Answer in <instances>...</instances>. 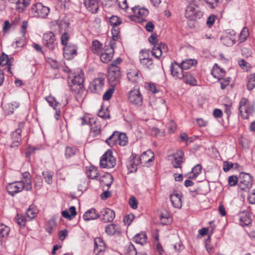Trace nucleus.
<instances>
[{
    "label": "nucleus",
    "mask_w": 255,
    "mask_h": 255,
    "mask_svg": "<svg viewBox=\"0 0 255 255\" xmlns=\"http://www.w3.org/2000/svg\"><path fill=\"white\" fill-rule=\"evenodd\" d=\"M239 109L242 118L244 119H248L255 111L254 105L245 98L241 99Z\"/></svg>",
    "instance_id": "nucleus-1"
},
{
    "label": "nucleus",
    "mask_w": 255,
    "mask_h": 255,
    "mask_svg": "<svg viewBox=\"0 0 255 255\" xmlns=\"http://www.w3.org/2000/svg\"><path fill=\"white\" fill-rule=\"evenodd\" d=\"M83 82V73L76 75L71 80V84L70 85V89L77 94L82 93L84 90Z\"/></svg>",
    "instance_id": "nucleus-2"
},
{
    "label": "nucleus",
    "mask_w": 255,
    "mask_h": 255,
    "mask_svg": "<svg viewBox=\"0 0 255 255\" xmlns=\"http://www.w3.org/2000/svg\"><path fill=\"white\" fill-rule=\"evenodd\" d=\"M116 160L111 150H108L101 157L100 166L103 168H111L116 165Z\"/></svg>",
    "instance_id": "nucleus-3"
},
{
    "label": "nucleus",
    "mask_w": 255,
    "mask_h": 255,
    "mask_svg": "<svg viewBox=\"0 0 255 255\" xmlns=\"http://www.w3.org/2000/svg\"><path fill=\"white\" fill-rule=\"evenodd\" d=\"M253 185V178L248 173H241L239 178V186L243 191H248Z\"/></svg>",
    "instance_id": "nucleus-4"
},
{
    "label": "nucleus",
    "mask_w": 255,
    "mask_h": 255,
    "mask_svg": "<svg viewBox=\"0 0 255 255\" xmlns=\"http://www.w3.org/2000/svg\"><path fill=\"white\" fill-rule=\"evenodd\" d=\"M33 15L37 17H46L50 11L48 7L44 6L41 3H37L33 5L31 8Z\"/></svg>",
    "instance_id": "nucleus-5"
},
{
    "label": "nucleus",
    "mask_w": 255,
    "mask_h": 255,
    "mask_svg": "<svg viewBox=\"0 0 255 255\" xmlns=\"http://www.w3.org/2000/svg\"><path fill=\"white\" fill-rule=\"evenodd\" d=\"M24 127V123L20 122L18 125V128L11 133V137L12 142L10 144V147L11 148H16L18 146L19 143L21 141V133L22 129Z\"/></svg>",
    "instance_id": "nucleus-6"
},
{
    "label": "nucleus",
    "mask_w": 255,
    "mask_h": 255,
    "mask_svg": "<svg viewBox=\"0 0 255 255\" xmlns=\"http://www.w3.org/2000/svg\"><path fill=\"white\" fill-rule=\"evenodd\" d=\"M120 68H117L113 66L109 67L108 79L112 85L115 86L118 84L120 82Z\"/></svg>",
    "instance_id": "nucleus-7"
},
{
    "label": "nucleus",
    "mask_w": 255,
    "mask_h": 255,
    "mask_svg": "<svg viewBox=\"0 0 255 255\" xmlns=\"http://www.w3.org/2000/svg\"><path fill=\"white\" fill-rule=\"evenodd\" d=\"M43 40L44 45L49 50H54L57 46V41L55 34L51 31L44 33L43 36Z\"/></svg>",
    "instance_id": "nucleus-8"
},
{
    "label": "nucleus",
    "mask_w": 255,
    "mask_h": 255,
    "mask_svg": "<svg viewBox=\"0 0 255 255\" xmlns=\"http://www.w3.org/2000/svg\"><path fill=\"white\" fill-rule=\"evenodd\" d=\"M25 185L22 182L15 181L7 184L6 189L8 193L12 196H14L16 193L21 192L23 189L25 190Z\"/></svg>",
    "instance_id": "nucleus-9"
},
{
    "label": "nucleus",
    "mask_w": 255,
    "mask_h": 255,
    "mask_svg": "<svg viewBox=\"0 0 255 255\" xmlns=\"http://www.w3.org/2000/svg\"><path fill=\"white\" fill-rule=\"evenodd\" d=\"M128 100L134 105L140 106L142 104V97L139 92V89L136 87H134L133 90H131L128 95Z\"/></svg>",
    "instance_id": "nucleus-10"
},
{
    "label": "nucleus",
    "mask_w": 255,
    "mask_h": 255,
    "mask_svg": "<svg viewBox=\"0 0 255 255\" xmlns=\"http://www.w3.org/2000/svg\"><path fill=\"white\" fill-rule=\"evenodd\" d=\"M237 37L234 30H229L226 32L225 35L221 38V40L225 45L231 46L235 43Z\"/></svg>",
    "instance_id": "nucleus-11"
},
{
    "label": "nucleus",
    "mask_w": 255,
    "mask_h": 255,
    "mask_svg": "<svg viewBox=\"0 0 255 255\" xmlns=\"http://www.w3.org/2000/svg\"><path fill=\"white\" fill-rule=\"evenodd\" d=\"M185 15L189 20H193L201 17L202 16V12L197 10L194 5H189L186 7Z\"/></svg>",
    "instance_id": "nucleus-12"
},
{
    "label": "nucleus",
    "mask_w": 255,
    "mask_h": 255,
    "mask_svg": "<svg viewBox=\"0 0 255 255\" xmlns=\"http://www.w3.org/2000/svg\"><path fill=\"white\" fill-rule=\"evenodd\" d=\"M78 47L74 44H69L63 48V55L68 60L72 59L77 54Z\"/></svg>",
    "instance_id": "nucleus-13"
},
{
    "label": "nucleus",
    "mask_w": 255,
    "mask_h": 255,
    "mask_svg": "<svg viewBox=\"0 0 255 255\" xmlns=\"http://www.w3.org/2000/svg\"><path fill=\"white\" fill-rule=\"evenodd\" d=\"M115 217V212L110 208H106L101 211L99 218L104 223H107L113 221Z\"/></svg>",
    "instance_id": "nucleus-14"
},
{
    "label": "nucleus",
    "mask_w": 255,
    "mask_h": 255,
    "mask_svg": "<svg viewBox=\"0 0 255 255\" xmlns=\"http://www.w3.org/2000/svg\"><path fill=\"white\" fill-rule=\"evenodd\" d=\"M170 69L172 76L176 79H182L186 74V72L183 71V69L176 62L172 63L170 65Z\"/></svg>",
    "instance_id": "nucleus-15"
},
{
    "label": "nucleus",
    "mask_w": 255,
    "mask_h": 255,
    "mask_svg": "<svg viewBox=\"0 0 255 255\" xmlns=\"http://www.w3.org/2000/svg\"><path fill=\"white\" fill-rule=\"evenodd\" d=\"M184 153L182 150H178L173 155V159L172 160V164L174 168H181V165L183 162L182 158Z\"/></svg>",
    "instance_id": "nucleus-16"
},
{
    "label": "nucleus",
    "mask_w": 255,
    "mask_h": 255,
    "mask_svg": "<svg viewBox=\"0 0 255 255\" xmlns=\"http://www.w3.org/2000/svg\"><path fill=\"white\" fill-rule=\"evenodd\" d=\"M137 160L136 159V155L132 154L128 159L127 162V166L128 172H134L137 169Z\"/></svg>",
    "instance_id": "nucleus-17"
},
{
    "label": "nucleus",
    "mask_w": 255,
    "mask_h": 255,
    "mask_svg": "<svg viewBox=\"0 0 255 255\" xmlns=\"http://www.w3.org/2000/svg\"><path fill=\"white\" fill-rule=\"evenodd\" d=\"M127 75L128 81L132 84H136L139 80V72L137 69H130Z\"/></svg>",
    "instance_id": "nucleus-18"
},
{
    "label": "nucleus",
    "mask_w": 255,
    "mask_h": 255,
    "mask_svg": "<svg viewBox=\"0 0 255 255\" xmlns=\"http://www.w3.org/2000/svg\"><path fill=\"white\" fill-rule=\"evenodd\" d=\"M101 0H84V4L87 9L92 13H96L99 8Z\"/></svg>",
    "instance_id": "nucleus-19"
},
{
    "label": "nucleus",
    "mask_w": 255,
    "mask_h": 255,
    "mask_svg": "<svg viewBox=\"0 0 255 255\" xmlns=\"http://www.w3.org/2000/svg\"><path fill=\"white\" fill-rule=\"evenodd\" d=\"M114 50L112 47L109 49L106 50L100 55V59L101 61L105 63H107L111 61L113 57Z\"/></svg>",
    "instance_id": "nucleus-20"
},
{
    "label": "nucleus",
    "mask_w": 255,
    "mask_h": 255,
    "mask_svg": "<svg viewBox=\"0 0 255 255\" xmlns=\"http://www.w3.org/2000/svg\"><path fill=\"white\" fill-rule=\"evenodd\" d=\"M12 3H15V8L18 12L23 11L25 7L29 4L30 0H8Z\"/></svg>",
    "instance_id": "nucleus-21"
},
{
    "label": "nucleus",
    "mask_w": 255,
    "mask_h": 255,
    "mask_svg": "<svg viewBox=\"0 0 255 255\" xmlns=\"http://www.w3.org/2000/svg\"><path fill=\"white\" fill-rule=\"evenodd\" d=\"M154 159V154L151 150L144 152L140 156L139 161L141 163H146L152 162Z\"/></svg>",
    "instance_id": "nucleus-22"
},
{
    "label": "nucleus",
    "mask_w": 255,
    "mask_h": 255,
    "mask_svg": "<svg viewBox=\"0 0 255 255\" xmlns=\"http://www.w3.org/2000/svg\"><path fill=\"white\" fill-rule=\"evenodd\" d=\"M104 78H96L91 84V87L93 88L95 92L98 93L102 90L104 85Z\"/></svg>",
    "instance_id": "nucleus-23"
},
{
    "label": "nucleus",
    "mask_w": 255,
    "mask_h": 255,
    "mask_svg": "<svg viewBox=\"0 0 255 255\" xmlns=\"http://www.w3.org/2000/svg\"><path fill=\"white\" fill-rule=\"evenodd\" d=\"M134 15L138 18H141L143 20L142 17L147 16L148 14V10L145 8H140L138 6H135L131 8Z\"/></svg>",
    "instance_id": "nucleus-24"
},
{
    "label": "nucleus",
    "mask_w": 255,
    "mask_h": 255,
    "mask_svg": "<svg viewBox=\"0 0 255 255\" xmlns=\"http://www.w3.org/2000/svg\"><path fill=\"white\" fill-rule=\"evenodd\" d=\"M22 177L20 181L25 185L26 191H31L32 189V182L30 174L28 172H25L22 174Z\"/></svg>",
    "instance_id": "nucleus-25"
},
{
    "label": "nucleus",
    "mask_w": 255,
    "mask_h": 255,
    "mask_svg": "<svg viewBox=\"0 0 255 255\" xmlns=\"http://www.w3.org/2000/svg\"><path fill=\"white\" fill-rule=\"evenodd\" d=\"M170 201L174 208H180L182 206L181 195L178 193H173L170 196Z\"/></svg>",
    "instance_id": "nucleus-26"
},
{
    "label": "nucleus",
    "mask_w": 255,
    "mask_h": 255,
    "mask_svg": "<svg viewBox=\"0 0 255 255\" xmlns=\"http://www.w3.org/2000/svg\"><path fill=\"white\" fill-rule=\"evenodd\" d=\"M99 217V214L97 212L94 208H92L86 211L83 215V218L85 221L95 220Z\"/></svg>",
    "instance_id": "nucleus-27"
},
{
    "label": "nucleus",
    "mask_w": 255,
    "mask_h": 255,
    "mask_svg": "<svg viewBox=\"0 0 255 255\" xmlns=\"http://www.w3.org/2000/svg\"><path fill=\"white\" fill-rule=\"evenodd\" d=\"M164 103L165 101L164 99L158 98L151 100L149 102V104L153 109L158 110L165 107Z\"/></svg>",
    "instance_id": "nucleus-28"
},
{
    "label": "nucleus",
    "mask_w": 255,
    "mask_h": 255,
    "mask_svg": "<svg viewBox=\"0 0 255 255\" xmlns=\"http://www.w3.org/2000/svg\"><path fill=\"white\" fill-rule=\"evenodd\" d=\"M240 224L242 226H248L251 223V219L247 212H243L239 214Z\"/></svg>",
    "instance_id": "nucleus-29"
},
{
    "label": "nucleus",
    "mask_w": 255,
    "mask_h": 255,
    "mask_svg": "<svg viewBox=\"0 0 255 255\" xmlns=\"http://www.w3.org/2000/svg\"><path fill=\"white\" fill-rule=\"evenodd\" d=\"M99 181L103 186L105 185L109 188L113 183L114 178L111 174L108 173L100 177Z\"/></svg>",
    "instance_id": "nucleus-30"
},
{
    "label": "nucleus",
    "mask_w": 255,
    "mask_h": 255,
    "mask_svg": "<svg viewBox=\"0 0 255 255\" xmlns=\"http://www.w3.org/2000/svg\"><path fill=\"white\" fill-rule=\"evenodd\" d=\"M105 232L108 235L113 236L116 233H120V230L118 225L110 224L106 227Z\"/></svg>",
    "instance_id": "nucleus-31"
},
{
    "label": "nucleus",
    "mask_w": 255,
    "mask_h": 255,
    "mask_svg": "<svg viewBox=\"0 0 255 255\" xmlns=\"http://www.w3.org/2000/svg\"><path fill=\"white\" fill-rule=\"evenodd\" d=\"M133 241L140 245H144L147 242L146 234L144 232L137 234L133 238Z\"/></svg>",
    "instance_id": "nucleus-32"
},
{
    "label": "nucleus",
    "mask_w": 255,
    "mask_h": 255,
    "mask_svg": "<svg viewBox=\"0 0 255 255\" xmlns=\"http://www.w3.org/2000/svg\"><path fill=\"white\" fill-rule=\"evenodd\" d=\"M211 73L212 75L218 79L224 77L225 75V71L218 66L214 67Z\"/></svg>",
    "instance_id": "nucleus-33"
},
{
    "label": "nucleus",
    "mask_w": 255,
    "mask_h": 255,
    "mask_svg": "<svg viewBox=\"0 0 255 255\" xmlns=\"http://www.w3.org/2000/svg\"><path fill=\"white\" fill-rule=\"evenodd\" d=\"M13 61V58H9L7 55L2 52L0 56V65L4 66L5 65L11 66Z\"/></svg>",
    "instance_id": "nucleus-34"
},
{
    "label": "nucleus",
    "mask_w": 255,
    "mask_h": 255,
    "mask_svg": "<svg viewBox=\"0 0 255 255\" xmlns=\"http://www.w3.org/2000/svg\"><path fill=\"white\" fill-rule=\"evenodd\" d=\"M95 251L98 253L102 252L105 249V243L102 239L100 238H97L94 240Z\"/></svg>",
    "instance_id": "nucleus-35"
},
{
    "label": "nucleus",
    "mask_w": 255,
    "mask_h": 255,
    "mask_svg": "<svg viewBox=\"0 0 255 255\" xmlns=\"http://www.w3.org/2000/svg\"><path fill=\"white\" fill-rule=\"evenodd\" d=\"M77 214L76 208L74 206L71 207L69 211L64 210L62 212L63 217L67 219H71Z\"/></svg>",
    "instance_id": "nucleus-36"
},
{
    "label": "nucleus",
    "mask_w": 255,
    "mask_h": 255,
    "mask_svg": "<svg viewBox=\"0 0 255 255\" xmlns=\"http://www.w3.org/2000/svg\"><path fill=\"white\" fill-rule=\"evenodd\" d=\"M106 142L110 146H113L118 142V131H115L106 139Z\"/></svg>",
    "instance_id": "nucleus-37"
},
{
    "label": "nucleus",
    "mask_w": 255,
    "mask_h": 255,
    "mask_svg": "<svg viewBox=\"0 0 255 255\" xmlns=\"http://www.w3.org/2000/svg\"><path fill=\"white\" fill-rule=\"evenodd\" d=\"M37 209L33 205H30L29 208L26 210L25 212L26 218L31 220L35 218L37 214Z\"/></svg>",
    "instance_id": "nucleus-38"
},
{
    "label": "nucleus",
    "mask_w": 255,
    "mask_h": 255,
    "mask_svg": "<svg viewBox=\"0 0 255 255\" xmlns=\"http://www.w3.org/2000/svg\"><path fill=\"white\" fill-rule=\"evenodd\" d=\"M202 166L200 164H197L193 168L190 173H189L188 178H195L201 172Z\"/></svg>",
    "instance_id": "nucleus-39"
},
{
    "label": "nucleus",
    "mask_w": 255,
    "mask_h": 255,
    "mask_svg": "<svg viewBox=\"0 0 255 255\" xmlns=\"http://www.w3.org/2000/svg\"><path fill=\"white\" fill-rule=\"evenodd\" d=\"M196 64V61L193 59H187L183 61L180 65L182 69L187 70L190 69L194 64Z\"/></svg>",
    "instance_id": "nucleus-40"
},
{
    "label": "nucleus",
    "mask_w": 255,
    "mask_h": 255,
    "mask_svg": "<svg viewBox=\"0 0 255 255\" xmlns=\"http://www.w3.org/2000/svg\"><path fill=\"white\" fill-rule=\"evenodd\" d=\"M183 79L184 82L191 85L194 86L197 84V81L195 78L189 73L186 72V74Z\"/></svg>",
    "instance_id": "nucleus-41"
},
{
    "label": "nucleus",
    "mask_w": 255,
    "mask_h": 255,
    "mask_svg": "<svg viewBox=\"0 0 255 255\" xmlns=\"http://www.w3.org/2000/svg\"><path fill=\"white\" fill-rule=\"evenodd\" d=\"M136 250L131 243H129L125 248V255H137Z\"/></svg>",
    "instance_id": "nucleus-42"
},
{
    "label": "nucleus",
    "mask_w": 255,
    "mask_h": 255,
    "mask_svg": "<svg viewBox=\"0 0 255 255\" xmlns=\"http://www.w3.org/2000/svg\"><path fill=\"white\" fill-rule=\"evenodd\" d=\"M87 174L89 178L97 179L99 176V173L96 167L90 166L87 170Z\"/></svg>",
    "instance_id": "nucleus-43"
},
{
    "label": "nucleus",
    "mask_w": 255,
    "mask_h": 255,
    "mask_svg": "<svg viewBox=\"0 0 255 255\" xmlns=\"http://www.w3.org/2000/svg\"><path fill=\"white\" fill-rule=\"evenodd\" d=\"M255 87V74H252L248 78L247 89L251 91Z\"/></svg>",
    "instance_id": "nucleus-44"
},
{
    "label": "nucleus",
    "mask_w": 255,
    "mask_h": 255,
    "mask_svg": "<svg viewBox=\"0 0 255 255\" xmlns=\"http://www.w3.org/2000/svg\"><path fill=\"white\" fill-rule=\"evenodd\" d=\"M102 44L98 40H94L92 43V50L94 53L100 54L102 49Z\"/></svg>",
    "instance_id": "nucleus-45"
},
{
    "label": "nucleus",
    "mask_w": 255,
    "mask_h": 255,
    "mask_svg": "<svg viewBox=\"0 0 255 255\" xmlns=\"http://www.w3.org/2000/svg\"><path fill=\"white\" fill-rule=\"evenodd\" d=\"M0 245L1 244L2 242L1 239L2 238L7 237L9 232V229L8 227L2 225H0Z\"/></svg>",
    "instance_id": "nucleus-46"
},
{
    "label": "nucleus",
    "mask_w": 255,
    "mask_h": 255,
    "mask_svg": "<svg viewBox=\"0 0 255 255\" xmlns=\"http://www.w3.org/2000/svg\"><path fill=\"white\" fill-rule=\"evenodd\" d=\"M139 61L140 63L143 62V61L149 59L150 55H149V50H142L139 52Z\"/></svg>",
    "instance_id": "nucleus-47"
},
{
    "label": "nucleus",
    "mask_w": 255,
    "mask_h": 255,
    "mask_svg": "<svg viewBox=\"0 0 255 255\" xmlns=\"http://www.w3.org/2000/svg\"><path fill=\"white\" fill-rule=\"evenodd\" d=\"M44 179L45 181L48 184H51L52 183V177L53 173L49 171H43L42 173Z\"/></svg>",
    "instance_id": "nucleus-48"
},
{
    "label": "nucleus",
    "mask_w": 255,
    "mask_h": 255,
    "mask_svg": "<svg viewBox=\"0 0 255 255\" xmlns=\"http://www.w3.org/2000/svg\"><path fill=\"white\" fill-rule=\"evenodd\" d=\"M128 142V138L125 133L118 132V143L120 145L124 146Z\"/></svg>",
    "instance_id": "nucleus-49"
},
{
    "label": "nucleus",
    "mask_w": 255,
    "mask_h": 255,
    "mask_svg": "<svg viewBox=\"0 0 255 255\" xmlns=\"http://www.w3.org/2000/svg\"><path fill=\"white\" fill-rule=\"evenodd\" d=\"M115 91L114 87H111L108 89L103 96V99L104 101H109L112 97Z\"/></svg>",
    "instance_id": "nucleus-50"
},
{
    "label": "nucleus",
    "mask_w": 255,
    "mask_h": 255,
    "mask_svg": "<svg viewBox=\"0 0 255 255\" xmlns=\"http://www.w3.org/2000/svg\"><path fill=\"white\" fill-rule=\"evenodd\" d=\"M77 149L75 147L67 146L65 149V156L67 158H70L76 154Z\"/></svg>",
    "instance_id": "nucleus-51"
},
{
    "label": "nucleus",
    "mask_w": 255,
    "mask_h": 255,
    "mask_svg": "<svg viewBox=\"0 0 255 255\" xmlns=\"http://www.w3.org/2000/svg\"><path fill=\"white\" fill-rule=\"evenodd\" d=\"M109 22L112 26H117L122 23V20L117 16H112L109 19Z\"/></svg>",
    "instance_id": "nucleus-52"
},
{
    "label": "nucleus",
    "mask_w": 255,
    "mask_h": 255,
    "mask_svg": "<svg viewBox=\"0 0 255 255\" xmlns=\"http://www.w3.org/2000/svg\"><path fill=\"white\" fill-rule=\"evenodd\" d=\"M15 219L16 223L20 226H25L26 221V219L22 215L17 214L16 216L15 217Z\"/></svg>",
    "instance_id": "nucleus-53"
},
{
    "label": "nucleus",
    "mask_w": 255,
    "mask_h": 255,
    "mask_svg": "<svg viewBox=\"0 0 255 255\" xmlns=\"http://www.w3.org/2000/svg\"><path fill=\"white\" fill-rule=\"evenodd\" d=\"M152 55L154 56L157 59H159L163 54L160 48H158L156 45H154L152 48Z\"/></svg>",
    "instance_id": "nucleus-54"
},
{
    "label": "nucleus",
    "mask_w": 255,
    "mask_h": 255,
    "mask_svg": "<svg viewBox=\"0 0 255 255\" xmlns=\"http://www.w3.org/2000/svg\"><path fill=\"white\" fill-rule=\"evenodd\" d=\"M45 100L49 103V105L56 109V107L59 103L56 101L54 97L52 96H48L45 98Z\"/></svg>",
    "instance_id": "nucleus-55"
},
{
    "label": "nucleus",
    "mask_w": 255,
    "mask_h": 255,
    "mask_svg": "<svg viewBox=\"0 0 255 255\" xmlns=\"http://www.w3.org/2000/svg\"><path fill=\"white\" fill-rule=\"evenodd\" d=\"M249 35V33L248 29L247 27H244L241 31L240 35V40L241 42L245 41Z\"/></svg>",
    "instance_id": "nucleus-56"
},
{
    "label": "nucleus",
    "mask_w": 255,
    "mask_h": 255,
    "mask_svg": "<svg viewBox=\"0 0 255 255\" xmlns=\"http://www.w3.org/2000/svg\"><path fill=\"white\" fill-rule=\"evenodd\" d=\"M98 116L104 119H110V114L107 109L105 111L102 108L101 109L98 113Z\"/></svg>",
    "instance_id": "nucleus-57"
},
{
    "label": "nucleus",
    "mask_w": 255,
    "mask_h": 255,
    "mask_svg": "<svg viewBox=\"0 0 255 255\" xmlns=\"http://www.w3.org/2000/svg\"><path fill=\"white\" fill-rule=\"evenodd\" d=\"M140 63L149 69H152L154 67V64L153 63L152 59L151 58H150L146 60L143 61V62Z\"/></svg>",
    "instance_id": "nucleus-58"
},
{
    "label": "nucleus",
    "mask_w": 255,
    "mask_h": 255,
    "mask_svg": "<svg viewBox=\"0 0 255 255\" xmlns=\"http://www.w3.org/2000/svg\"><path fill=\"white\" fill-rule=\"evenodd\" d=\"M220 83L221 84V88L222 89H225L226 87L229 85L230 82V78H226L224 79L223 77H222L220 79H218Z\"/></svg>",
    "instance_id": "nucleus-59"
},
{
    "label": "nucleus",
    "mask_w": 255,
    "mask_h": 255,
    "mask_svg": "<svg viewBox=\"0 0 255 255\" xmlns=\"http://www.w3.org/2000/svg\"><path fill=\"white\" fill-rule=\"evenodd\" d=\"M94 125L95 126L91 128V131L93 132L94 135L96 136L101 133V126L99 124H96L95 123Z\"/></svg>",
    "instance_id": "nucleus-60"
},
{
    "label": "nucleus",
    "mask_w": 255,
    "mask_h": 255,
    "mask_svg": "<svg viewBox=\"0 0 255 255\" xmlns=\"http://www.w3.org/2000/svg\"><path fill=\"white\" fill-rule=\"evenodd\" d=\"M117 2L119 7L125 11L128 8V5L127 0H117Z\"/></svg>",
    "instance_id": "nucleus-61"
},
{
    "label": "nucleus",
    "mask_w": 255,
    "mask_h": 255,
    "mask_svg": "<svg viewBox=\"0 0 255 255\" xmlns=\"http://www.w3.org/2000/svg\"><path fill=\"white\" fill-rule=\"evenodd\" d=\"M134 218L133 214H129L126 216L124 219V222L125 225L129 226Z\"/></svg>",
    "instance_id": "nucleus-62"
},
{
    "label": "nucleus",
    "mask_w": 255,
    "mask_h": 255,
    "mask_svg": "<svg viewBox=\"0 0 255 255\" xmlns=\"http://www.w3.org/2000/svg\"><path fill=\"white\" fill-rule=\"evenodd\" d=\"M238 181L239 179H238V178L236 176H230L228 178L229 184L231 186H235L238 183Z\"/></svg>",
    "instance_id": "nucleus-63"
},
{
    "label": "nucleus",
    "mask_w": 255,
    "mask_h": 255,
    "mask_svg": "<svg viewBox=\"0 0 255 255\" xmlns=\"http://www.w3.org/2000/svg\"><path fill=\"white\" fill-rule=\"evenodd\" d=\"M130 206L133 209H135L137 208V202L136 198L132 196L129 198L128 201Z\"/></svg>",
    "instance_id": "nucleus-64"
}]
</instances>
